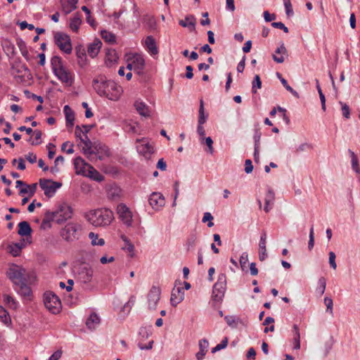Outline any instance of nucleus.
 I'll return each instance as SVG.
<instances>
[{
    "label": "nucleus",
    "instance_id": "c9c22d12",
    "mask_svg": "<svg viewBox=\"0 0 360 360\" xmlns=\"http://www.w3.org/2000/svg\"><path fill=\"white\" fill-rule=\"evenodd\" d=\"M143 22H145L147 29L150 31H155L156 30V21L153 17L146 15L143 18Z\"/></svg>",
    "mask_w": 360,
    "mask_h": 360
},
{
    "label": "nucleus",
    "instance_id": "bf43d9fd",
    "mask_svg": "<svg viewBox=\"0 0 360 360\" xmlns=\"http://www.w3.org/2000/svg\"><path fill=\"white\" fill-rule=\"evenodd\" d=\"M271 26L275 28L283 30L285 33L288 32V28L281 22H274L271 23Z\"/></svg>",
    "mask_w": 360,
    "mask_h": 360
},
{
    "label": "nucleus",
    "instance_id": "2f4dec72",
    "mask_svg": "<svg viewBox=\"0 0 360 360\" xmlns=\"http://www.w3.org/2000/svg\"><path fill=\"white\" fill-rule=\"evenodd\" d=\"M81 23L82 20L80 18L79 14L77 13L74 14L73 17L70 19V27L73 32H77Z\"/></svg>",
    "mask_w": 360,
    "mask_h": 360
},
{
    "label": "nucleus",
    "instance_id": "39448f33",
    "mask_svg": "<svg viewBox=\"0 0 360 360\" xmlns=\"http://www.w3.org/2000/svg\"><path fill=\"white\" fill-rule=\"evenodd\" d=\"M54 41L59 49L66 54L72 53V47L71 39L69 35L61 32L54 33Z\"/></svg>",
    "mask_w": 360,
    "mask_h": 360
},
{
    "label": "nucleus",
    "instance_id": "7c9ffc66",
    "mask_svg": "<svg viewBox=\"0 0 360 360\" xmlns=\"http://www.w3.org/2000/svg\"><path fill=\"white\" fill-rule=\"evenodd\" d=\"M64 112L65 115L66 124L68 127H72L74 125L75 115L73 111L68 105H65Z\"/></svg>",
    "mask_w": 360,
    "mask_h": 360
},
{
    "label": "nucleus",
    "instance_id": "412c9836",
    "mask_svg": "<svg viewBox=\"0 0 360 360\" xmlns=\"http://www.w3.org/2000/svg\"><path fill=\"white\" fill-rule=\"evenodd\" d=\"M145 47L151 56L158 53V49L155 39L152 36H148L145 39Z\"/></svg>",
    "mask_w": 360,
    "mask_h": 360
},
{
    "label": "nucleus",
    "instance_id": "ddd939ff",
    "mask_svg": "<svg viewBox=\"0 0 360 360\" xmlns=\"http://www.w3.org/2000/svg\"><path fill=\"white\" fill-rule=\"evenodd\" d=\"M134 65V71L138 74L142 73L145 67V60L141 54H134L129 57Z\"/></svg>",
    "mask_w": 360,
    "mask_h": 360
},
{
    "label": "nucleus",
    "instance_id": "e2e57ef3",
    "mask_svg": "<svg viewBox=\"0 0 360 360\" xmlns=\"http://www.w3.org/2000/svg\"><path fill=\"white\" fill-rule=\"evenodd\" d=\"M311 148H312V146L310 144H309L307 143H304L300 144L296 148L295 153H299L300 152L304 151L306 150L311 149Z\"/></svg>",
    "mask_w": 360,
    "mask_h": 360
},
{
    "label": "nucleus",
    "instance_id": "1a4fd4ad",
    "mask_svg": "<svg viewBox=\"0 0 360 360\" xmlns=\"http://www.w3.org/2000/svg\"><path fill=\"white\" fill-rule=\"evenodd\" d=\"M136 142V149L138 153L143 155L146 159H150L151 155L154 153L153 146L148 141L147 139L146 138L137 139Z\"/></svg>",
    "mask_w": 360,
    "mask_h": 360
},
{
    "label": "nucleus",
    "instance_id": "dca6fc26",
    "mask_svg": "<svg viewBox=\"0 0 360 360\" xmlns=\"http://www.w3.org/2000/svg\"><path fill=\"white\" fill-rule=\"evenodd\" d=\"M148 202L153 209L158 210L165 205V198L160 193L154 192L150 195Z\"/></svg>",
    "mask_w": 360,
    "mask_h": 360
},
{
    "label": "nucleus",
    "instance_id": "7ed1b4c3",
    "mask_svg": "<svg viewBox=\"0 0 360 360\" xmlns=\"http://www.w3.org/2000/svg\"><path fill=\"white\" fill-rule=\"evenodd\" d=\"M87 221L94 226H106L114 219L113 212L106 208L91 210L86 214Z\"/></svg>",
    "mask_w": 360,
    "mask_h": 360
},
{
    "label": "nucleus",
    "instance_id": "09e8293b",
    "mask_svg": "<svg viewBox=\"0 0 360 360\" xmlns=\"http://www.w3.org/2000/svg\"><path fill=\"white\" fill-rule=\"evenodd\" d=\"M248 262V255L246 252L242 253L240 257L239 263L243 271H245L246 264Z\"/></svg>",
    "mask_w": 360,
    "mask_h": 360
},
{
    "label": "nucleus",
    "instance_id": "6e6d98bb",
    "mask_svg": "<svg viewBox=\"0 0 360 360\" xmlns=\"http://www.w3.org/2000/svg\"><path fill=\"white\" fill-rule=\"evenodd\" d=\"M340 104L342 105V115L345 118L348 119L349 117V115H350V110H349V106L346 103H342V101H340Z\"/></svg>",
    "mask_w": 360,
    "mask_h": 360
},
{
    "label": "nucleus",
    "instance_id": "13d9d810",
    "mask_svg": "<svg viewBox=\"0 0 360 360\" xmlns=\"http://www.w3.org/2000/svg\"><path fill=\"white\" fill-rule=\"evenodd\" d=\"M335 257V254L333 252H329V264L330 267L333 268V269H336L337 268Z\"/></svg>",
    "mask_w": 360,
    "mask_h": 360
},
{
    "label": "nucleus",
    "instance_id": "603ef678",
    "mask_svg": "<svg viewBox=\"0 0 360 360\" xmlns=\"http://www.w3.org/2000/svg\"><path fill=\"white\" fill-rule=\"evenodd\" d=\"M212 220H213V217L211 214V213H210V212L204 213L202 221L204 223L206 221H208V224H207L208 227H212L214 226V223L212 222Z\"/></svg>",
    "mask_w": 360,
    "mask_h": 360
},
{
    "label": "nucleus",
    "instance_id": "a18cd8bd",
    "mask_svg": "<svg viewBox=\"0 0 360 360\" xmlns=\"http://www.w3.org/2000/svg\"><path fill=\"white\" fill-rule=\"evenodd\" d=\"M261 87H262V82L260 79V77L258 75H256L252 81V92L253 94H256L257 89H261Z\"/></svg>",
    "mask_w": 360,
    "mask_h": 360
},
{
    "label": "nucleus",
    "instance_id": "3c124183",
    "mask_svg": "<svg viewBox=\"0 0 360 360\" xmlns=\"http://www.w3.org/2000/svg\"><path fill=\"white\" fill-rule=\"evenodd\" d=\"M286 15L290 17L293 15V10L290 0H283Z\"/></svg>",
    "mask_w": 360,
    "mask_h": 360
},
{
    "label": "nucleus",
    "instance_id": "4d7b16f0",
    "mask_svg": "<svg viewBox=\"0 0 360 360\" xmlns=\"http://www.w3.org/2000/svg\"><path fill=\"white\" fill-rule=\"evenodd\" d=\"M53 221V214L51 211H46L42 221V225L49 224Z\"/></svg>",
    "mask_w": 360,
    "mask_h": 360
},
{
    "label": "nucleus",
    "instance_id": "72a5a7b5",
    "mask_svg": "<svg viewBox=\"0 0 360 360\" xmlns=\"http://www.w3.org/2000/svg\"><path fill=\"white\" fill-rule=\"evenodd\" d=\"M92 149L94 150V154L93 155L91 158H89L90 160H93L94 159L97 158V153H99L100 150L103 153H106L108 151V148L101 143H94L92 144Z\"/></svg>",
    "mask_w": 360,
    "mask_h": 360
},
{
    "label": "nucleus",
    "instance_id": "de8ad7c7",
    "mask_svg": "<svg viewBox=\"0 0 360 360\" xmlns=\"http://www.w3.org/2000/svg\"><path fill=\"white\" fill-rule=\"evenodd\" d=\"M228 342H229V339L227 337H225L222 341L221 342V343L218 344L217 346H215L214 347H213L212 349V353H215L222 349H224L227 347V345H228Z\"/></svg>",
    "mask_w": 360,
    "mask_h": 360
},
{
    "label": "nucleus",
    "instance_id": "423d86ee",
    "mask_svg": "<svg viewBox=\"0 0 360 360\" xmlns=\"http://www.w3.org/2000/svg\"><path fill=\"white\" fill-rule=\"evenodd\" d=\"M226 287V276L225 274L218 276L217 282L213 286L212 297L214 301L219 302L224 296Z\"/></svg>",
    "mask_w": 360,
    "mask_h": 360
},
{
    "label": "nucleus",
    "instance_id": "f257e3e1",
    "mask_svg": "<svg viewBox=\"0 0 360 360\" xmlns=\"http://www.w3.org/2000/svg\"><path fill=\"white\" fill-rule=\"evenodd\" d=\"M92 86L100 96H105L111 101H117L122 94V89L114 81L100 75L94 79Z\"/></svg>",
    "mask_w": 360,
    "mask_h": 360
},
{
    "label": "nucleus",
    "instance_id": "9b49d317",
    "mask_svg": "<svg viewBox=\"0 0 360 360\" xmlns=\"http://www.w3.org/2000/svg\"><path fill=\"white\" fill-rule=\"evenodd\" d=\"M74 165L77 174H84L85 170L87 169L89 171V176L91 177H93V172H95L97 174H98L96 170L89 164L86 163L84 161V160L81 157H77L74 160Z\"/></svg>",
    "mask_w": 360,
    "mask_h": 360
},
{
    "label": "nucleus",
    "instance_id": "4468645a",
    "mask_svg": "<svg viewBox=\"0 0 360 360\" xmlns=\"http://www.w3.org/2000/svg\"><path fill=\"white\" fill-rule=\"evenodd\" d=\"M117 212L124 224H126L128 226L131 225V212L126 205H120L117 207Z\"/></svg>",
    "mask_w": 360,
    "mask_h": 360
},
{
    "label": "nucleus",
    "instance_id": "69168bd1",
    "mask_svg": "<svg viewBox=\"0 0 360 360\" xmlns=\"http://www.w3.org/2000/svg\"><path fill=\"white\" fill-rule=\"evenodd\" d=\"M135 301H136L135 296L131 295L129 297V301L124 304L123 309L124 310L125 309H128L129 310H130L131 309V307H133V305L134 304Z\"/></svg>",
    "mask_w": 360,
    "mask_h": 360
},
{
    "label": "nucleus",
    "instance_id": "49530a36",
    "mask_svg": "<svg viewBox=\"0 0 360 360\" xmlns=\"http://www.w3.org/2000/svg\"><path fill=\"white\" fill-rule=\"evenodd\" d=\"M18 46L20 49L22 56L28 60L29 53L26 46L25 43L22 40H20L18 41Z\"/></svg>",
    "mask_w": 360,
    "mask_h": 360
},
{
    "label": "nucleus",
    "instance_id": "b1692460",
    "mask_svg": "<svg viewBox=\"0 0 360 360\" xmlns=\"http://www.w3.org/2000/svg\"><path fill=\"white\" fill-rule=\"evenodd\" d=\"M134 107L139 114L143 117L150 116V110L148 106L142 101L137 100L134 103Z\"/></svg>",
    "mask_w": 360,
    "mask_h": 360
},
{
    "label": "nucleus",
    "instance_id": "2eb2a0df",
    "mask_svg": "<svg viewBox=\"0 0 360 360\" xmlns=\"http://www.w3.org/2000/svg\"><path fill=\"white\" fill-rule=\"evenodd\" d=\"M184 299V290L181 287L174 286L172 291L171 295V304L173 307H176Z\"/></svg>",
    "mask_w": 360,
    "mask_h": 360
},
{
    "label": "nucleus",
    "instance_id": "58836bf2",
    "mask_svg": "<svg viewBox=\"0 0 360 360\" xmlns=\"http://www.w3.org/2000/svg\"><path fill=\"white\" fill-rule=\"evenodd\" d=\"M0 320L6 325L11 323V318L8 311L1 306H0Z\"/></svg>",
    "mask_w": 360,
    "mask_h": 360
},
{
    "label": "nucleus",
    "instance_id": "5fc2aeb1",
    "mask_svg": "<svg viewBox=\"0 0 360 360\" xmlns=\"http://www.w3.org/2000/svg\"><path fill=\"white\" fill-rule=\"evenodd\" d=\"M309 240L308 243V248L309 250H312L314 245V226H312L309 231Z\"/></svg>",
    "mask_w": 360,
    "mask_h": 360
},
{
    "label": "nucleus",
    "instance_id": "c756f323",
    "mask_svg": "<svg viewBox=\"0 0 360 360\" xmlns=\"http://www.w3.org/2000/svg\"><path fill=\"white\" fill-rule=\"evenodd\" d=\"M51 66L53 73L65 67L62 58L58 56H54L51 58Z\"/></svg>",
    "mask_w": 360,
    "mask_h": 360
},
{
    "label": "nucleus",
    "instance_id": "052dcab7",
    "mask_svg": "<svg viewBox=\"0 0 360 360\" xmlns=\"http://www.w3.org/2000/svg\"><path fill=\"white\" fill-rule=\"evenodd\" d=\"M25 94L27 96V98H32L33 99H37L40 103L44 102V99L40 96H37L34 94H31L28 90H25L24 91Z\"/></svg>",
    "mask_w": 360,
    "mask_h": 360
},
{
    "label": "nucleus",
    "instance_id": "37998d69",
    "mask_svg": "<svg viewBox=\"0 0 360 360\" xmlns=\"http://www.w3.org/2000/svg\"><path fill=\"white\" fill-rule=\"evenodd\" d=\"M101 37L107 42L113 43L115 41V34L106 30L101 32Z\"/></svg>",
    "mask_w": 360,
    "mask_h": 360
},
{
    "label": "nucleus",
    "instance_id": "ea45409f",
    "mask_svg": "<svg viewBox=\"0 0 360 360\" xmlns=\"http://www.w3.org/2000/svg\"><path fill=\"white\" fill-rule=\"evenodd\" d=\"M121 239L124 242L125 245L122 248L123 250H127L129 252L132 253L134 251V245L130 242L129 238L124 236H121Z\"/></svg>",
    "mask_w": 360,
    "mask_h": 360
},
{
    "label": "nucleus",
    "instance_id": "9d476101",
    "mask_svg": "<svg viewBox=\"0 0 360 360\" xmlns=\"http://www.w3.org/2000/svg\"><path fill=\"white\" fill-rule=\"evenodd\" d=\"M53 74L62 83L68 86H71L74 83V74L65 66Z\"/></svg>",
    "mask_w": 360,
    "mask_h": 360
},
{
    "label": "nucleus",
    "instance_id": "4c0bfd02",
    "mask_svg": "<svg viewBox=\"0 0 360 360\" xmlns=\"http://www.w3.org/2000/svg\"><path fill=\"white\" fill-rule=\"evenodd\" d=\"M207 116L208 115L205 113L204 103L203 101L201 99L200 101L198 123L204 124L207 120Z\"/></svg>",
    "mask_w": 360,
    "mask_h": 360
},
{
    "label": "nucleus",
    "instance_id": "0e129e2a",
    "mask_svg": "<svg viewBox=\"0 0 360 360\" xmlns=\"http://www.w3.org/2000/svg\"><path fill=\"white\" fill-rule=\"evenodd\" d=\"M324 302H325V304L327 307V309H326L327 311H328V312H330V314H333V302L332 299H330L329 297H325Z\"/></svg>",
    "mask_w": 360,
    "mask_h": 360
},
{
    "label": "nucleus",
    "instance_id": "f03ea898",
    "mask_svg": "<svg viewBox=\"0 0 360 360\" xmlns=\"http://www.w3.org/2000/svg\"><path fill=\"white\" fill-rule=\"evenodd\" d=\"M8 278L12 281L15 290L22 297H28L32 294L30 287L27 285V280L25 277V269L17 266L12 265L6 272Z\"/></svg>",
    "mask_w": 360,
    "mask_h": 360
},
{
    "label": "nucleus",
    "instance_id": "0eeeda50",
    "mask_svg": "<svg viewBox=\"0 0 360 360\" xmlns=\"http://www.w3.org/2000/svg\"><path fill=\"white\" fill-rule=\"evenodd\" d=\"M80 225L77 223H68L60 232L61 237L66 241H72L77 238V233Z\"/></svg>",
    "mask_w": 360,
    "mask_h": 360
},
{
    "label": "nucleus",
    "instance_id": "5701e85b",
    "mask_svg": "<svg viewBox=\"0 0 360 360\" xmlns=\"http://www.w3.org/2000/svg\"><path fill=\"white\" fill-rule=\"evenodd\" d=\"M102 46V42L100 39H96L91 44L88 46L87 52L88 54L91 57H96Z\"/></svg>",
    "mask_w": 360,
    "mask_h": 360
},
{
    "label": "nucleus",
    "instance_id": "79ce46f5",
    "mask_svg": "<svg viewBox=\"0 0 360 360\" xmlns=\"http://www.w3.org/2000/svg\"><path fill=\"white\" fill-rule=\"evenodd\" d=\"M326 279L324 277H321L318 281V287L316 288L317 293H319L320 295H322L326 290Z\"/></svg>",
    "mask_w": 360,
    "mask_h": 360
},
{
    "label": "nucleus",
    "instance_id": "bb28decb",
    "mask_svg": "<svg viewBox=\"0 0 360 360\" xmlns=\"http://www.w3.org/2000/svg\"><path fill=\"white\" fill-rule=\"evenodd\" d=\"M78 0H60L61 6L65 14H68L77 8Z\"/></svg>",
    "mask_w": 360,
    "mask_h": 360
},
{
    "label": "nucleus",
    "instance_id": "a211bd4d",
    "mask_svg": "<svg viewBox=\"0 0 360 360\" xmlns=\"http://www.w3.org/2000/svg\"><path fill=\"white\" fill-rule=\"evenodd\" d=\"M288 51L284 46V44L282 43L280 46H278L275 51V53L273 54L272 58L273 60L277 63H282L285 60V56H287Z\"/></svg>",
    "mask_w": 360,
    "mask_h": 360
},
{
    "label": "nucleus",
    "instance_id": "aec40b11",
    "mask_svg": "<svg viewBox=\"0 0 360 360\" xmlns=\"http://www.w3.org/2000/svg\"><path fill=\"white\" fill-rule=\"evenodd\" d=\"M266 233L264 231L262 234L260 236V240L259 243V259L260 261H264L267 257L266 248Z\"/></svg>",
    "mask_w": 360,
    "mask_h": 360
},
{
    "label": "nucleus",
    "instance_id": "cd10ccee",
    "mask_svg": "<svg viewBox=\"0 0 360 360\" xmlns=\"http://www.w3.org/2000/svg\"><path fill=\"white\" fill-rule=\"evenodd\" d=\"M18 233L21 236H30L32 233V229L30 224L26 221L20 222L18 224Z\"/></svg>",
    "mask_w": 360,
    "mask_h": 360
},
{
    "label": "nucleus",
    "instance_id": "20e7f679",
    "mask_svg": "<svg viewBox=\"0 0 360 360\" xmlns=\"http://www.w3.org/2000/svg\"><path fill=\"white\" fill-rule=\"evenodd\" d=\"M44 303L46 308L53 314H58L62 308L59 297L52 292H46L44 294Z\"/></svg>",
    "mask_w": 360,
    "mask_h": 360
},
{
    "label": "nucleus",
    "instance_id": "473e14b6",
    "mask_svg": "<svg viewBox=\"0 0 360 360\" xmlns=\"http://www.w3.org/2000/svg\"><path fill=\"white\" fill-rule=\"evenodd\" d=\"M72 209L70 206L67 205H63L60 206V219L61 221L63 222L67 219H70L72 216Z\"/></svg>",
    "mask_w": 360,
    "mask_h": 360
},
{
    "label": "nucleus",
    "instance_id": "774afa93",
    "mask_svg": "<svg viewBox=\"0 0 360 360\" xmlns=\"http://www.w3.org/2000/svg\"><path fill=\"white\" fill-rule=\"evenodd\" d=\"M253 170V165L252 164V161L249 159L246 160L245 162V172L247 174H250Z\"/></svg>",
    "mask_w": 360,
    "mask_h": 360
},
{
    "label": "nucleus",
    "instance_id": "e433bc0d",
    "mask_svg": "<svg viewBox=\"0 0 360 360\" xmlns=\"http://www.w3.org/2000/svg\"><path fill=\"white\" fill-rule=\"evenodd\" d=\"M89 238L91 240V244L93 245H100L102 246L105 244V240L103 238H98V236L94 232H90L89 233Z\"/></svg>",
    "mask_w": 360,
    "mask_h": 360
},
{
    "label": "nucleus",
    "instance_id": "864d4df0",
    "mask_svg": "<svg viewBox=\"0 0 360 360\" xmlns=\"http://www.w3.org/2000/svg\"><path fill=\"white\" fill-rule=\"evenodd\" d=\"M34 134V141H33L32 142V145L33 146H37V145H39L41 143V131L40 130H34L33 131Z\"/></svg>",
    "mask_w": 360,
    "mask_h": 360
},
{
    "label": "nucleus",
    "instance_id": "f704fd0d",
    "mask_svg": "<svg viewBox=\"0 0 360 360\" xmlns=\"http://www.w3.org/2000/svg\"><path fill=\"white\" fill-rule=\"evenodd\" d=\"M348 153L350 155L352 159V167L353 170L357 174H360V167L359 165V160L355 153L350 149L348 150Z\"/></svg>",
    "mask_w": 360,
    "mask_h": 360
},
{
    "label": "nucleus",
    "instance_id": "4be33fe9",
    "mask_svg": "<svg viewBox=\"0 0 360 360\" xmlns=\"http://www.w3.org/2000/svg\"><path fill=\"white\" fill-rule=\"evenodd\" d=\"M179 24L183 27H188L190 31L195 29L196 19L193 15H188L184 20H180Z\"/></svg>",
    "mask_w": 360,
    "mask_h": 360
},
{
    "label": "nucleus",
    "instance_id": "a878e982",
    "mask_svg": "<svg viewBox=\"0 0 360 360\" xmlns=\"http://www.w3.org/2000/svg\"><path fill=\"white\" fill-rule=\"evenodd\" d=\"M101 319L96 313H91L86 321V326L89 330H94L100 323Z\"/></svg>",
    "mask_w": 360,
    "mask_h": 360
},
{
    "label": "nucleus",
    "instance_id": "c85d7f7f",
    "mask_svg": "<svg viewBox=\"0 0 360 360\" xmlns=\"http://www.w3.org/2000/svg\"><path fill=\"white\" fill-rule=\"evenodd\" d=\"M76 56L79 59L78 63L80 66H83L86 58V50L83 45L79 44L75 46Z\"/></svg>",
    "mask_w": 360,
    "mask_h": 360
},
{
    "label": "nucleus",
    "instance_id": "8fccbe9b",
    "mask_svg": "<svg viewBox=\"0 0 360 360\" xmlns=\"http://www.w3.org/2000/svg\"><path fill=\"white\" fill-rule=\"evenodd\" d=\"M4 301L7 304L9 305L10 307L13 309H15L18 306V303L15 302L14 298L10 295H4Z\"/></svg>",
    "mask_w": 360,
    "mask_h": 360
},
{
    "label": "nucleus",
    "instance_id": "f8f14e48",
    "mask_svg": "<svg viewBox=\"0 0 360 360\" xmlns=\"http://www.w3.org/2000/svg\"><path fill=\"white\" fill-rule=\"evenodd\" d=\"M160 294L161 290L160 288L153 286L150 288L147 296L149 309L155 310L156 309V306L160 298Z\"/></svg>",
    "mask_w": 360,
    "mask_h": 360
},
{
    "label": "nucleus",
    "instance_id": "680f3d73",
    "mask_svg": "<svg viewBox=\"0 0 360 360\" xmlns=\"http://www.w3.org/2000/svg\"><path fill=\"white\" fill-rule=\"evenodd\" d=\"M51 212L53 214V221H55L58 224L62 223L61 219H60V214H62V213H60V207L59 209H58L57 210Z\"/></svg>",
    "mask_w": 360,
    "mask_h": 360
},
{
    "label": "nucleus",
    "instance_id": "6ab92c4d",
    "mask_svg": "<svg viewBox=\"0 0 360 360\" xmlns=\"http://www.w3.org/2000/svg\"><path fill=\"white\" fill-rule=\"evenodd\" d=\"M81 143L84 144L82 148L83 153L87 156L88 158H91L94 154V150L92 149L93 143L89 139L87 135L80 139Z\"/></svg>",
    "mask_w": 360,
    "mask_h": 360
},
{
    "label": "nucleus",
    "instance_id": "338daca9",
    "mask_svg": "<svg viewBox=\"0 0 360 360\" xmlns=\"http://www.w3.org/2000/svg\"><path fill=\"white\" fill-rule=\"evenodd\" d=\"M261 136H262V134L259 131V130L256 129L255 131L254 136H253V139L255 141V146L259 147Z\"/></svg>",
    "mask_w": 360,
    "mask_h": 360
},
{
    "label": "nucleus",
    "instance_id": "6e6552de",
    "mask_svg": "<svg viewBox=\"0 0 360 360\" xmlns=\"http://www.w3.org/2000/svg\"><path fill=\"white\" fill-rule=\"evenodd\" d=\"M39 184L40 188L44 191V195L48 198L53 197L56 190L62 186L59 182L45 179H40Z\"/></svg>",
    "mask_w": 360,
    "mask_h": 360
},
{
    "label": "nucleus",
    "instance_id": "393cba45",
    "mask_svg": "<svg viewBox=\"0 0 360 360\" xmlns=\"http://www.w3.org/2000/svg\"><path fill=\"white\" fill-rule=\"evenodd\" d=\"M209 347V342L206 339H202L199 341V352L196 354L195 356L198 360H202L204 356L207 352Z\"/></svg>",
    "mask_w": 360,
    "mask_h": 360
},
{
    "label": "nucleus",
    "instance_id": "c03bdc74",
    "mask_svg": "<svg viewBox=\"0 0 360 360\" xmlns=\"http://www.w3.org/2000/svg\"><path fill=\"white\" fill-rule=\"evenodd\" d=\"M61 150L65 151L68 154L74 153V143L70 141H65L62 144Z\"/></svg>",
    "mask_w": 360,
    "mask_h": 360
},
{
    "label": "nucleus",
    "instance_id": "a19ab883",
    "mask_svg": "<svg viewBox=\"0 0 360 360\" xmlns=\"http://www.w3.org/2000/svg\"><path fill=\"white\" fill-rule=\"evenodd\" d=\"M9 252L14 257L18 256L21 252L22 247L19 243H14L8 247Z\"/></svg>",
    "mask_w": 360,
    "mask_h": 360
},
{
    "label": "nucleus",
    "instance_id": "f3484780",
    "mask_svg": "<svg viewBox=\"0 0 360 360\" xmlns=\"http://www.w3.org/2000/svg\"><path fill=\"white\" fill-rule=\"evenodd\" d=\"M92 276L93 270L91 267L86 265L80 267L78 273V277L82 282L84 283H89L92 279Z\"/></svg>",
    "mask_w": 360,
    "mask_h": 360
}]
</instances>
